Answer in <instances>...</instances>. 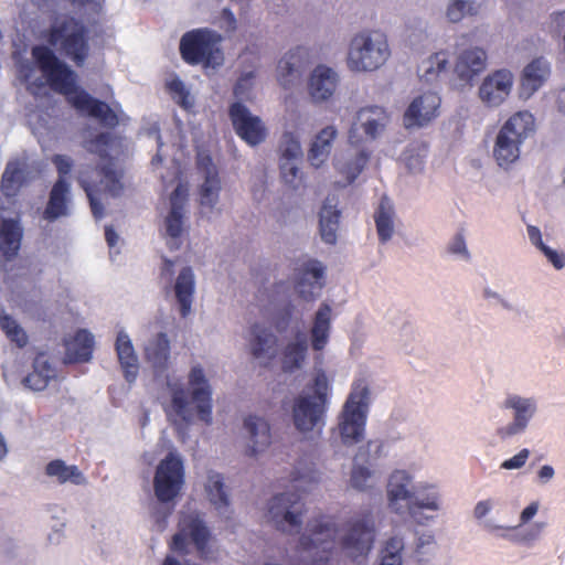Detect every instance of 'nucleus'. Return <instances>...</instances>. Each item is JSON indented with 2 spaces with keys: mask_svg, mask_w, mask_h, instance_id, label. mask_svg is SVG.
<instances>
[{
  "mask_svg": "<svg viewBox=\"0 0 565 565\" xmlns=\"http://www.w3.org/2000/svg\"><path fill=\"white\" fill-rule=\"evenodd\" d=\"M228 116L236 135L249 146H257L266 139L267 129L262 119L252 115L241 102L230 106Z\"/></svg>",
  "mask_w": 565,
  "mask_h": 565,
  "instance_id": "14",
  "label": "nucleus"
},
{
  "mask_svg": "<svg viewBox=\"0 0 565 565\" xmlns=\"http://www.w3.org/2000/svg\"><path fill=\"white\" fill-rule=\"evenodd\" d=\"M52 162L58 172V179H65V177L71 172L73 162L68 157L64 154H55L52 158Z\"/></svg>",
  "mask_w": 565,
  "mask_h": 565,
  "instance_id": "53",
  "label": "nucleus"
},
{
  "mask_svg": "<svg viewBox=\"0 0 565 565\" xmlns=\"http://www.w3.org/2000/svg\"><path fill=\"white\" fill-rule=\"evenodd\" d=\"M250 334V353L256 359L264 356L276 345L277 339L274 333L257 323L252 327Z\"/></svg>",
  "mask_w": 565,
  "mask_h": 565,
  "instance_id": "43",
  "label": "nucleus"
},
{
  "mask_svg": "<svg viewBox=\"0 0 565 565\" xmlns=\"http://www.w3.org/2000/svg\"><path fill=\"white\" fill-rule=\"evenodd\" d=\"M534 131V117L529 111L512 115L499 130L493 157L500 167L508 168L520 157V147Z\"/></svg>",
  "mask_w": 565,
  "mask_h": 565,
  "instance_id": "7",
  "label": "nucleus"
},
{
  "mask_svg": "<svg viewBox=\"0 0 565 565\" xmlns=\"http://www.w3.org/2000/svg\"><path fill=\"white\" fill-rule=\"evenodd\" d=\"M527 234L531 243L536 246L540 250L546 246L542 239L541 231L539 227L529 225L527 226Z\"/></svg>",
  "mask_w": 565,
  "mask_h": 565,
  "instance_id": "61",
  "label": "nucleus"
},
{
  "mask_svg": "<svg viewBox=\"0 0 565 565\" xmlns=\"http://www.w3.org/2000/svg\"><path fill=\"white\" fill-rule=\"evenodd\" d=\"M308 351L303 333L297 334L295 342H289L282 350L281 367L284 372L291 373L301 367Z\"/></svg>",
  "mask_w": 565,
  "mask_h": 565,
  "instance_id": "38",
  "label": "nucleus"
},
{
  "mask_svg": "<svg viewBox=\"0 0 565 565\" xmlns=\"http://www.w3.org/2000/svg\"><path fill=\"white\" fill-rule=\"evenodd\" d=\"M358 121L365 135L374 139L386 126L388 116L383 107L369 106L358 111Z\"/></svg>",
  "mask_w": 565,
  "mask_h": 565,
  "instance_id": "36",
  "label": "nucleus"
},
{
  "mask_svg": "<svg viewBox=\"0 0 565 565\" xmlns=\"http://www.w3.org/2000/svg\"><path fill=\"white\" fill-rule=\"evenodd\" d=\"M449 68V55L446 51H439L423 61L418 66V75L426 83H434Z\"/></svg>",
  "mask_w": 565,
  "mask_h": 565,
  "instance_id": "40",
  "label": "nucleus"
},
{
  "mask_svg": "<svg viewBox=\"0 0 565 565\" xmlns=\"http://www.w3.org/2000/svg\"><path fill=\"white\" fill-rule=\"evenodd\" d=\"M281 159L295 160L301 156L299 140L292 132H285L280 141Z\"/></svg>",
  "mask_w": 565,
  "mask_h": 565,
  "instance_id": "50",
  "label": "nucleus"
},
{
  "mask_svg": "<svg viewBox=\"0 0 565 565\" xmlns=\"http://www.w3.org/2000/svg\"><path fill=\"white\" fill-rule=\"evenodd\" d=\"M184 483V467L180 457L170 452L160 461L153 478L157 499L162 503L173 501Z\"/></svg>",
  "mask_w": 565,
  "mask_h": 565,
  "instance_id": "12",
  "label": "nucleus"
},
{
  "mask_svg": "<svg viewBox=\"0 0 565 565\" xmlns=\"http://www.w3.org/2000/svg\"><path fill=\"white\" fill-rule=\"evenodd\" d=\"M335 137L337 129L332 126L323 128L316 136L308 152V160L311 166L319 168L328 159Z\"/></svg>",
  "mask_w": 565,
  "mask_h": 565,
  "instance_id": "37",
  "label": "nucleus"
},
{
  "mask_svg": "<svg viewBox=\"0 0 565 565\" xmlns=\"http://www.w3.org/2000/svg\"><path fill=\"white\" fill-rule=\"evenodd\" d=\"M28 183V171L20 161L9 162L2 174L0 190L7 198H14Z\"/></svg>",
  "mask_w": 565,
  "mask_h": 565,
  "instance_id": "32",
  "label": "nucleus"
},
{
  "mask_svg": "<svg viewBox=\"0 0 565 565\" xmlns=\"http://www.w3.org/2000/svg\"><path fill=\"white\" fill-rule=\"evenodd\" d=\"M338 529L331 519L320 516L307 523L299 540V548L312 554L313 565H332Z\"/></svg>",
  "mask_w": 565,
  "mask_h": 565,
  "instance_id": "10",
  "label": "nucleus"
},
{
  "mask_svg": "<svg viewBox=\"0 0 565 565\" xmlns=\"http://www.w3.org/2000/svg\"><path fill=\"white\" fill-rule=\"evenodd\" d=\"M512 85L513 76L510 71H495L483 79L479 87V97L488 107H498L510 95Z\"/></svg>",
  "mask_w": 565,
  "mask_h": 565,
  "instance_id": "17",
  "label": "nucleus"
},
{
  "mask_svg": "<svg viewBox=\"0 0 565 565\" xmlns=\"http://www.w3.org/2000/svg\"><path fill=\"white\" fill-rule=\"evenodd\" d=\"M244 427L249 433L252 440V446H249L250 456H255L270 445V427L265 419L249 415L244 420Z\"/></svg>",
  "mask_w": 565,
  "mask_h": 565,
  "instance_id": "31",
  "label": "nucleus"
},
{
  "mask_svg": "<svg viewBox=\"0 0 565 565\" xmlns=\"http://www.w3.org/2000/svg\"><path fill=\"white\" fill-rule=\"evenodd\" d=\"M418 509L431 511L439 509V495L433 486L413 491V499L408 505L409 513L415 516L416 510Z\"/></svg>",
  "mask_w": 565,
  "mask_h": 565,
  "instance_id": "45",
  "label": "nucleus"
},
{
  "mask_svg": "<svg viewBox=\"0 0 565 565\" xmlns=\"http://www.w3.org/2000/svg\"><path fill=\"white\" fill-rule=\"evenodd\" d=\"M347 534L341 540V547L356 562L365 558L372 550L375 539V527L371 513L349 522Z\"/></svg>",
  "mask_w": 565,
  "mask_h": 565,
  "instance_id": "13",
  "label": "nucleus"
},
{
  "mask_svg": "<svg viewBox=\"0 0 565 565\" xmlns=\"http://www.w3.org/2000/svg\"><path fill=\"white\" fill-rule=\"evenodd\" d=\"M55 376V369L49 361L46 353L40 352L33 361V371L23 379V384L33 390H44Z\"/></svg>",
  "mask_w": 565,
  "mask_h": 565,
  "instance_id": "27",
  "label": "nucleus"
},
{
  "mask_svg": "<svg viewBox=\"0 0 565 565\" xmlns=\"http://www.w3.org/2000/svg\"><path fill=\"white\" fill-rule=\"evenodd\" d=\"M172 405L175 409L177 414L182 416L185 420H188L185 416L186 407H188V401L184 395V391L182 388L177 390L172 394Z\"/></svg>",
  "mask_w": 565,
  "mask_h": 565,
  "instance_id": "55",
  "label": "nucleus"
},
{
  "mask_svg": "<svg viewBox=\"0 0 565 565\" xmlns=\"http://www.w3.org/2000/svg\"><path fill=\"white\" fill-rule=\"evenodd\" d=\"M207 161L210 167L206 168L205 180L200 188V203L202 206L213 207L218 200L221 182L211 159L207 158Z\"/></svg>",
  "mask_w": 565,
  "mask_h": 565,
  "instance_id": "42",
  "label": "nucleus"
},
{
  "mask_svg": "<svg viewBox=\"0 0 565 565\" xmlns=\"http://www.w3.org/2000/svg\"><path fill=\"white\" fill-rule=\"evenodd\" d=\"M145 356L156 374L159 375L167 370L170 358V341L166 333L160 332L148 342L145 348Z\"/></svg>",
  "mask_w": 565,
  "mask_h": 565,
  "instance_id": "25",
  "label": "nucleus"
},
{
  "mask_svg": "<svg viewBox=\"0 0 565 565\" xmlns=\"http://www.w3.org/2000/svg\"><path fill=\"white\" fill-rule=\"evenodd\" d=\"M194 544L200 556L207 554V544L211 532L198 512L182 513L178 524V532L172 536L170 548L180 554L186 553V540Z\"/></svg>",
  "mask_w": 565,
  "mask_h": 565,
  "instance_id": "11",
  "label": "nucleus"
},
{
  "mask_svg": "<svg viewBox=\"0 0 565 565\" xmlns=\"http://www.w3.org/2000/svg\"><path fill=\"white\" fill-rule=\"evenodd\" d=\"M116 352L124 371L125 379L131 383L138 375V358L135 353L134 345L127 333L120 331L116 339Z\"/></svg>",
  "mask_w": 565,
  "mask_h": 565,
  "instance_id": "26",
  "label": "nucleus"
},
{
  "mask_svg": "<svg viewBox=\"0 0 565 565\" xmlns=\"http://www.w3.org/2000/svg\"><path fill=\"white\" fill-rule=\"evenodd\" d=\"M411 483V476L404 470L394 471L387 484V495L390 505L396 511L399 512V509L396 507L399 501H407V507L409 505L413 499V491L408 489Z\"/></svg>",
  "mask_w": 565,
  "mask_h": 565,
  "instance_id": "35",
  "label": "nucleus"
},
{
  "mask_svg": "<svg viewBox=\"0 0 565 565\" xmlns=\"http://www.w3.org/2000/svg\"><path fill=\"white\" fill-rule=\"evenodd\" d=\"M89 34L90 30L83 20L64 14L49 26L44 38L62 56L82 67L90 55Z\"/></svg>",
  "mask_w": 565,
  "mask_h": 565,
  "instance_id": "4",
  "label": "nucleus"
},
{
  "mask_svg": "<svg viewBox=\"0 0 565 565\" xmlns=\"http://www.w3.org/2000/svg\"><path fill=\"white\" fill-rule=\"evenodd\" d=\"M371 477V471L362 466H355L351 472V486L358 490H364Z\"/></svg>",
  "mask_w": 565,
  "mask_h": 565,
  "instance_id": "52",
  "label": "nucleus"
},
{
  "mask_svg": "<svg viewBox=\"0 0 565 565\" xmlns=\"http://www.w3.org/2000/svg\"><path fill=\"white\" fill-rule=\"evenodd\" d=\"M205 489L211 503L215 505L217 510H221L222 508H228V497L224 490L223 478L220 473L211 472L209 475Z\"/></svg>",
  "mask_w": 565,
  "mask_h": 565,
  "instance_id": "46",
  "label": "nucleus"
},
{
  "mask_svg": "<svg viewBox=\"0 0 565 565\" xmlns=\"http://www.w3.org/2000/svg\"><path fill=\"white\" fill-rule=\"evenodd\" d=\"M6 335L11 342L15 343L18 348H24L28 344V334L20 324L8 330Z\"/></svg>",
  "mask_w": 565,
  "mask_h": 565,
  "instance_id": "56",
  "label": "nucleus"
},
{
  "mask_svg": "<svg viewBox=\"0 0 565 565\" xmlns=\"http://www.w3.org/2000/svg\"><path fill=\"white\" fill-rule=\"evenodd\" d=\"M404 543L399 537H391L382 550L380 565H402V555Z\"/></svg>",
  "mask_w": 565,
  "mask_h": 565,
  "instance_id": "48",
  "label": "nucleus"
},
{
  "mask_svg": "<svg viewBox=\"0 0 565 565\" xmlns=\"http://www.w3.org/2000/svg\"><path fill=\"white\" fill-rule=\"evenodd\" d=\"M186 200V191L178 185L171 194V210L167 215L166 233L171 238H179L183 231V206Z\"/></svg>",
  "mask_w": 565,
  "mask_h": 565,
  "instance_id": "28",
  "label": "nucleus"
},
{
  "mask_svg": "<svg viewBox=\"0 0 565 565\" xmlns=\"http://www.w3.org/2000/svg\"><path fill=\"white\" fill-rule=\"evenodd\" d=\"M537 510H539L537 502H532L531 504H529L521 513V516H520L521 523L529 522L537 513Z\"/></svg>",
  "mask_w": 565,
  "mask_h": 565,
  "instance_id": "63",
  "label": "nucleus"
},
{
  "mask_svg": "<svg viewBox=\"0 0 565 565\" xmlns=\"http://www.w3.org/2000/svg\"><path fill=\"white\" fill-rule=\"evenodd\" d=\"M31 54L50 87L66 96L75 109L98 119L107 128H115L128 120L119 104L113 109L107 103L92 97L86 90L77 87L76 73L50 46L35 45Z\"/></svg>",
  "mask_w": 565,
  "mask_h": 565,
  "instance_id": "1",
  "label": "nucleus"
},
{
  "mask_svg": "<svg viewBox=\"0 0 565 565\" xmlns=\"http://www.w3.org/2000/svg\"><path fill=\"white\" fill-rule=\"evenodd\" d=\"M547 259L553 264L556 269H562L565 266V255L559 254L556 250L552 249L548 246H544L541 250Z\"/></svg>",
  "mask_w": 565,
  "mask_h": 565,
  "instance_id": "58",
  "label": "nucleus"
},
{
  "mask_svg": "<svg viewBox=\"0 0 565 565\" xmlns=\"http://www.w3.org/2000/svg\"><path fill=\"white\" fill-rule=\"evenodd\" d=\"M530 451L527 449H522L516 455H514L512 458L507 459L501 465L502 468L511 470V469H519L523 467L529 458Z\"/></svg>",
  "mask_w": 565,
  "mask_h": 565,
  "instance_id": "54",
  "label": "nucleus"
},
{
  "mask_svg": "<svg viewBox=\"0 0 565 565\" xmlns=\"http://www.w3.org/2000/svg\"><path fill=\"white\" fill-rule=\"evenodd\" d=\"M298 168L292 160L281 159L280 173L281 178L287 184H290L294 189L298 186L296 180L298 178Z\"/></svg>",
  "mask_w": 565,
  "mask_h": 565,
  "instance_id": "51",
  "label": "nucleus"
},
{
  "mask_svg": "<svg viewBox=\"0 0 565 565\" xmlns=\"http://www.w3.org/2000/svg\"><path fill=\"white\" fill-rule=\"evenodd\" d=\"M22 239V228L18 221L2 218L0 221V250L6 259L17 256Z\"/></svg>",
  "mask_w": 565,
  "mask_h": 565,
  "instance_id": "29",
  "label": "nucleus"
},
{
  "mask_svg": "<svg viewBox=\"0 0 565 565\" xmlns=\"http://www.w3.org/2000/svg\"><path fill=\"white\" fill-rule=\"evenodd\" d=\"M6 335L11 342L15 343L18 348H24L28 344V334L20 324L8 330Z\"/></svg>",
  "mask_w": 565,
  "mask_h": 565,
  "instance_id": "57",
  "label": "nucleus"
},
{
  "mask_svg": "<svg viewBox=\"0 0 565 565\" xmlns=\"http://www.w3.org/2000/svg\"><path fill=\"white\" fill-rule=\"evenodd\" d=\"M340 211L327 203L323 204L320 212V235L324 243L335 244L337 231L339 226Z\"/></svg>",
  "mask_w": 565,
  "mask_h": 565,
  "instance_id": "44",
  "label": "nucleus"
},
{
  "mask_svg": "<svg viewBox=\"0 0 565 565\" xmlns=\"http://www.w3.org/2000/svg\"><path fill=\"white\" fill-rule=\"evenodd\" d=\"M331 387L323 371H318L312 382L294 399L292 422L297 430L308 433L324 425Z\"/></svg>",
  "mask_w": 565,
  "mask_h": 565,
  "instance_id": "5",
  "label": "nucleus"
},
{
  "mask_svg": "<svg viewBox=\"0 0 565 565\" xmlns=\"http://www.w3.org/2000/svg\"><path fill=\"white\" fill-rule=\"evenodd\" d=\"M504 407L513 408L515 415L513 423L498 429V434L502 438L523 431L535 411V406L530 399H524L519 396L509 397L504 403Z\"/></svg>",
  "mask_w": 565,
  "mask_h": 565,
  "instance_id": "20",
  "label": "nucleus"
},
{
  "mask_svg": "<svg viewBox=\"0 0 565 565\" xmlns=\"http://www.w3.org/2000/svg\"><path fill=\"white\" fill-rule=\"evenodd\" d=\"M550 75V65L543 58H535L523 71L521 78L522 93L531 96Z\"/></svg>",
  "mask_w": 565,
  "mask_h": 565,
  "instance_id": "34",
  "label": "nucleus"
},
{
  "mask_svg": "<svg viewBox=\"0 0 565 565\" xmlns=\"http://www.w3.org/2000/svg\"><path fill=\"white\" fill-rule=\"evenodd\" d=\"M191 403L195 404L199 418L210 424L212 422V390L201 365H195L189 373Z\"/></svg>",
  "mask_w": 565,
  "mask_h": 565,
  "instance_id": "16",
  "label": "nucleus"
},
{
  "mask_svg": "<svg viewBox=\"0 0 565 565\" xmlns=\"http://www.w3.org/2000/svg\"><path fill=\"white\" fill-rule=\"evenodd\" d=\"M484 0H452L446 15L450 22H458L465 15H475L483 4Z\"/></svg>",
  "mask_w": 565,
  "mask_h": 565,
  "instance_id": "47",
  "label": "nucleus"
},
{
  "mask_svg": "<svg viewBox=\"0 0 565 565\" xmlns=\"http://www.w3.org/2000/svg\"><path fill=\"white\" fill-rule=\"evenodd\" d=\"M448 250L452 254H462L465 255L466 257H468V252H467V247H466V242H465V238H463V235L461 233H458L452 242L450 243L449 247H448Z\"/></svg>",
  "mask_w": 565,
  "mask_h": 565,
  "instance_id": "59",
  "label": "nucleus"
},
{
  "mask_svg": "<svg viewBox=\"0 0 565 565\" xmlns=\"http://www.w3.org/2000/svg\"><path fill=\"white\" fill-rule=\"evenodd\" d=\"M168 90L172 98L184 109H190L192 103L190 102V93L184 83L180 78H173L167 84Z\"/></svg>",
  "mask_w": 565,
  "mask_h": 565,
  "instance_id": "49",
  "label": "nucleus"
},
{
  "mask_svg": "<svg viewBox=\"0 0 565 565\" xmlns=\"http://www.w3.org/2000/svg\"><path fill=\"white\" fill-rule=\"evenodd\" d=\"M194 289L195 281L191 267L182 268L174 284V294L182 318H186L191 312Z\"/></svg>",
  "mask_w": 565,
  "mask_h": 565,
  "instance_id": "30",
  "label": "nucleus"
},
{
  "mask_svg": "<svg viewBox=\"0 0 565 565\" xmlns=\"http://www.w3.org/2000/svg\"><path fill=\"white\" fill-rule=\"evenodd\" d=\"M117 139L116 135L103 131L86 141L87 151L97 154L102 160L106 161L105 164L97 166L94 169L98 180H79L88 198L92 213L97 220L104 216V205L96 194H107L117 198L124 191L122 173L115 168L114 159L108 153V149L111 148Z\"/></svg>",
  "mask_w": 565,
  "mask_h": 565,
  "instance_id": "3",
  "label": "nucleus"
},
{
  "mask_svg": "<svg viewBox=\"0 0 565 565\" xmlns=\"http://www.w3.org/2000/svg\"><path fill=\"white\" fill-rule=\"evenodd\" d=\"M94 350V337L84 329L65 340V361L67 363L88 362Z\"/></svg>",
  "mask_w": 565,
  "mask_h": 565,
  "instance_id": "22",
  "label": "nucleus"
},
{
  "mask_svg": "<svg viewBox=\"0 0 565 565\" xmlns=\"http://www.w3.org/2000/svg\"><path fill=\"white\" fill-rule=\"evenodd\" d=\"M45 473L49 477L56 478L57 482L64 484L71 482L79 486L86 483V478L75 465H66L62 459H54L45 467Z\"/></svg>",
  "mask_w": 565,
  "mask_h": 565,
  "instance_id": "39",
  "label": "nucleus"
},
{
  "mask_svg": "<svg viewBox=\"0 0 565 565\" xmlns=\"http://www.w3.org/2000/svg\"><path fill=\"white\" fill-rule=\"evenodd\" d=\"M487 54L482 49L465 50L455 64V73L465 82H470L486 68Z\"/></svg>",
  "mask_w": 565,
  "mask_h": 565,
  "instance_id": "23",
  "label": "nucleus"
},
{
  "mask_svg": "<svg viewBox=\"0 0 565 565\" xmlns=\"http://www.w3.org/2000/svg\"><path fill=\"white\" fill-rule=\"evenodd\" d=\"M18 326L19 323L17 322V320L13 319L10 315L3 312L0 316V328L6 334L8 330L13 329L14 327Z\"/></svg>",
  "mask_w": 565,
  "mask_h": 565,
  "instance_id": "62",
  "label": "nucleus"
},
{
  "mask_svg": "<svg viewBox=\"0 0 565 565\" xmlns=\"http://www.w3.org/2000/svg\"><path fill=\"white\" fill-rule=\"evenodd\" d=\"M337 81V74L330 67H316L309 82L311 97L316 102L327 100L334 93Z\"/></svg>",
  "mask_w": 565,
  "mask_h": 565,
  "instance_id": "24",
  "label": "nucleus"
},
{
  "mask_svg": "<svg viewBox=\"0 0 565 565\" xmlns=\"http://www.w3.org/2000/svg\"><path fill=\"white\" fill-rule=\"evenodd\" d=\"M318 481L315 465L301 459L291 473L292 491L276 494L269 502L268 512L277 530L289 534L299 532L303 513L302 494Z\"/></svg>",
  "mask_w": 565,
  "mask_h": 565,
  "instance_id": "2",
  "label": "nucleus"
},
{
  "mask_svg": "<svg viewBox=\"0 0 565 565\" xmlns=\"http://www.w3.org/2000/svg\"><path fill=\"white\" fill-rule=\"evenodd\" d=\"M70 202L71 184L66 179H57L50 191L49 201L42 214L43 218L53 222L68 215Z\"/></svg>",
  "mask_w": 565,
  "mask_h": 565,
  "instance_id": "19",
  "label": "nucleus"
},
{
  "mask_svg": "<svg viewBox=\"0 0 565 565\" xmlns=\"http://www.w3.org/2000/svg\"><path fill=\"white\" fill-rule=\"evenodd\" d=\"M170 514H171V510H168V511L163 512L162 514L159 511H156L153 513V518H154V522H156V526H157L158 531L161 532L166 529L167 520Z\"/></svg>",
  "mask_w": 565,
  "mask_h": 565,
  "instance_id": "64",
  "label": "nucleus"
},
{
  "mask_svg": "<svg viewBox=\"0 0 565 565\" xmlns=\"http://www.w3.org/2000/svg\"><path fill=\"white\" fill-rule=\"evenodd\" d=\"M394 209L387 199H382L375 213L374 222L381 243L388 242L394 233Z\"/></svg>",
  "mask_w": 565,
  "mask_h": 565,
  "instance_id": "41",
  "label": "nucleus"
},
{
  "mask_svg": "<svg viewBox=\"0 0 565 565\" xmlns=\"http://www.w3.org/2000/svg\"><path fill=\"white\" fill-rule=\"evenodd\" d=\"M309 64V51L302 46L289 51L279 60L277 71L278 81L284 87L292 82V77L299 75L302 68Z\"/></svg>",
  "mask_w": 565,
  "mask_h": 565,
  "instance_id": "21",
  "label": "nucleus"
},
{
  "mask_svg": "<svg viewBox=\"0 0 565 565\" xmlns=\"http://www.w3.org/2000/svg\"><path fill=\"white\" fill-rule=\"evenodd\" d=\"M388 56L386 35L376 30L363 31L351 41L348 65L353 71L371 72L381 67Z\"/></svg>",
  "mask_w": 565,
  "mask_h": 565,
  "instance_id": "9",
  "label": "nucleus"
},
{
  "mask_svg": "<svg viewBox=\"0 0 565 565\" xmlns=\"http://www.w3.org/2000/svg\"><path fill=\"white\" fill-rule=\"evenodd\" d=\"M222 41L223 38L220 33L207 28L188 31L180 40V55L189 65L201 64L204 67H218L224 62Z\"/></svg>",
  "mask_w": 565,
  "mask_h": 565,
  "instance_id": "6",
  "label": "nucleus"
},
{
  "mask_svg": "<svg viewBox=\"0 0 565 565\" xmlns=\"http://www.w3.org/2000/svg\"><path fill=\"white\" fill-rule=\"evenodd\" d=\"M324 266L317 259L308 258L297 264L296 290L299 296L309 301L313 300L324 287Z\"/></svg>",
  "mask_w": 565,
  "mask_h": 565,
  "instance_id": "15",
  "label": "nucleus"
},
{
  "mask_svg": "<svg viewBox=\"0 0 565 565\" xmlns=\"http://www.w3.org/2000/svg\"><path fill=\"white\" fill-rule=\"evenodd\" d=\"M254 77V73L249 72L241 76L234 86V95L236 97H242L245 95V90L248 88L247 85L249 84L250 79Z\"/></svg>",
  "mask_w": 565,
  "mask_h": 565,
  "instance_id": "60",
  "label": "nucleus"
},
{
  "mask_svg": "<svg viewBox=\"0 0 565 565\" xmlns=\"http://www.w3.org/2000/svg\"><path fill=\"white\" fill-rule=\"evenodd\" d=\"M331 312V307L328 303H322L316 312L313 326L310 331L311 347L315 351H322L329 341Z\"/></svg>",
  "mask_w": 565,
  "mask_h": 565,
  "instance_id": "33",
  "label": "nucleus"
},
{
  "mask_svg": "<svg viewBox=\"0 0 565 565\" xmlns=\"http://www.w3.org/2000/svg\"><path fill=\"white\" fill-rule=\"evenodd\" d=\"M369 396L370 390L365 380L354 381L339 423L343 444L353 445L362 440L369 408Z\"/></svg>",
  "mask_w": 565,
  "mask_h": 565,
  "instance_id": "8",
  "label": "nucleus"
},
{
  "mask_svg": "<svg viewBox=\"0 0 565 565\" xmlns=\"http://www.w3.org/2000/svg\"><path fill=\"white\" fill-rule=\"evenodd\" d=\"M440 97L436 93L427 92L416 97L404 114L406 128L422 127L438 115Z\"/></svg>",
  "mask_w": 565,
  "mask_h": 565,
  "instance_id": "18",
  "label": "nucleus"
}]
</instances>
